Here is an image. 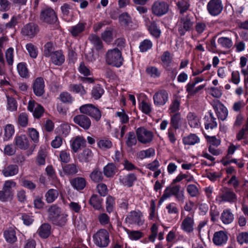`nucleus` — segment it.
Listing matches in <instances>:
<instances>
[{"mask_svg":"<svg viewBox=\"0 0 248 248\" xmlns=\"http://www.w3.org/2000/svg\"><path fill=\"white\" fill-rule=\"evenodd\" d=\"M106 62L108 65L120 67L123 62L121 51L117 48L108 49L105 55Z\"/></svg>","mask_w":248,"mask_h":248,"instance_id":"1","label":"nucleus"},{"mask_svg":"<svg viewBox=\"0 0 248 248\" xmlns=\"http://www.w3.org/2000/svg\"><path fill=\"white\" fill-rule=\"evenodd\" d=\"M93 237L94 243L99 248H106L110 242L109 233L105 229L98 230Z\"/></svg>","mask_w":248,"mask_h":248,"instance_id":"2","label":"nucleus"},{"mask_svg":"<svg viewBox=\"0 0 248 248\" xmlns=\"http://www.w3.org/2000/svg\"><path fill=\"white\" fill-rule=\"evenodd\" d=\"M169 7V4L166 1L156 0L153 3L151 10L153 15L157 16H161L168 12Z\"/></svg>","mask_w":248,"mask_h":248,"instance_id":"3","label":"nucleus"},{"mask_svg":"<svg viewBox=\"0 0 248 248\" xmlns=\"http://www.w3.org/2000/svg\"><path fill=\"white\" fill-rule=\"evenodd\" d=\"M136 137L139 142L146 144L153 141L154 134L151 131L143 127H140L136 130Z\"/></svg>","mask_w":248,"mask_h":248,"instance_id":"4","label":"nucleus"},{"mask_svg":"<svg viewBox=\"0 0 248 248\" xmlns=\"http://www.w3.org/2000/svg\"><path fill=\"white\" fill-rule=\"evenodd\" d=\"M178 31L180 35L183 36L186 32L192 29L193 23L189 17L182 16L179 19L177 23Z\"/></svg>","mask_w":248,"mask_h":248,"instance_id":"5","label":"nucleus"},{"mask_svg":"<svg viewBox=\"0 0 248 248\" xmlns=\"http://www.w3.org/2000/svg\"><path fill=\"white\" fill-rule=\"evenodd\" d=\"M169 93L165 90H161L156 92L153 95V99L154 105L157 107L165 105L169 100Z\"/></svg>","mask_w":248,"mask_h":248,"instance_id":"6","label":"nucleus"},{"mask_svg":"<svg viewBox=\"0 0 248 248\" xmlns=\"http://www.w3.org/2000/svg\"><path fill=\"white\" fill-rule=\"evenodd\" d=\"M223 5L221 0H211L207 5L208 13L213 16L218 15L223 10Z\"/></svg>","mask_w":248,"mask_h":248,"instance_id":"7","label":"nucleus"},{"mask_svg":"<svg viewBox=\"0 0 248 248\" xmlns=\"http://www.w3.org/2000/svg\"><path fill=\"white\" fill-rule=\"evenodd\" d=\"M40 18L45 22L51 24L56 21L57 17L55 11L52 8L46 7L42 10Z\"/></svg>","mask_w":248,"mask_h":248,"instance_id":"8","label":"nucleus"},{"mask_svg":"<svg viewBox=\"0 0 248 248\" xmlns=\"http://www.w3.org/2000/svg\"><path fill=\"white\" fill-rule=\"evenodd\" d=\"M125 221L130 224H137L139 226L142 225L144 223L143 216L140 211L130 212L126 217Z\"/></svg>","mask_w":248,"mask_h":248,"instance_id":"9","label":"nucleus"},{"mask_svg":"<svg viewBox=\"0 0 248 248\" xmlns=\"http://www.w3.org/2000/svg\"><path fill=\"white\" fill-rule=\"evenodd\" d=\"M73 121L85 130L89 129L91 125V121L90 118L83 114L75 116L73 118Z\"/></svg>","mask_w":248,"mask_h":248,"instance_id":"10","label":"nucleus"},{"mask_svg":"<svg viewBox=\"0 0 248 248\" xmlns=\"http://www.w3.org/2000/svg\"><path fill=\"white\" fill-rule=\"evenodd\" d=\"M39 31V29L36 24L30 23L25 25L21 31L22 33L30 38H33Z\"/></svg>","mask_w":248,"mask_h":248,"instance_id":"11","label":"nucleus"},{"mask_svg":"<svg viewBox=\"0 0 248 248\" xmlns=\"http://www.w3.org/2000/svg\"><path fill=\"white\" fill-rule=\"evenodd\" d=\"M28 110L33 113L34 117L39 118L44 113V108L40 105L36 103L33 100H30L28 103Z\"/></svg>","mask_w":248,"mask_h":248,"instance_id":"12","label":"nucleus"},{"mask_svg":"<svg viewBox=\"0 0 248 248\" xmlns=\"http://www.w3.org/2000/svg\"><path fill=\"white\" fill-rule=\"evenodd\" d=\"M15 145L21 150L28 149L30 145L28 137L25 135H16L14 139Z\"/></svg>","mask_w":248,"mask_h":248,"instance_id":"13","label":"nucleus"},{"mask_svg":"<svg viewBox=\"0 0 248 248\" xmlns=\"http://www.w3.org/2000/svg\"><path fill=\"white\" fill-rule=\"evenodd\" d=\"M45 81L41 77L36 78L33 84L34 93L37 96H42L45 92Z\"/></svg>","mask_w":248,"mask_h":248,"instance_id":"14","label":"nucleus"},{"mask_svg":"<svg viewBox=\"0 0 248 248\" xmlns=\"http://www.w3.org/2000/svg\"><path fill=\"white\" fill-rule=\"evenodd\" d=\"M228 239L227 233L223 231H220L215 232L213 242L216 246H221L227 243Z\"/></svg>","mask_w":248,"mask_h":248,"instance_id":"15","label":"nucleus"},{"mask_svg":"<svg viewBox=\"0 0 248 248\" xmlns=\"http://www.w3.org/2000/svg\"><path fill=\"white\" fill-rule=\"evenodd\" d=\"M186 122L189 126L193 128H199L201 127L200 118L195 113L189 112L186 115Z\"/></svg>","mask_w":248,"mask_h":248,"instance_id":"16","label":"nucleus"},{"mask_svg":"<svg viewBox=\"0 0 248 248\" xmlns=\"http://www.w3.org/2000/svg\"><path fill=\"white\" fill-rule=\"evenodd\" d=\"M86 22L85 21H79L77 24L71 26L69 31L73 37H78L85 31Z\"/></svg>","mask_w":248,"mask_h":248,"instance_id":"17","label":"nucleus"},{"mask_svg":"<svg viewBox=\"0 0 248 248\" xmlns=\"http://www.w3.org/2000/svg\"><path fill=\"white\" fill-rule=\"evenodd\" d=\"M86 144L85 139L81 136H77L70 140L71 149L74 152H77L79 149Z\"/></svg>","mask_w":248,"mask_h":248,"instance_id":"18","label":"nucleus"},{"mask_svg":"<svg viewBox=\"0 0 248 248\" xmlns=\"http://www.w3.org/2000/svg\"><path fill=\"white\" fill-rule=\"evenodd\" d=\"M236 195L231 191H228L220 196H218L216 198L217 202L219 204L222 203V202H233L236 201Z\"/></svg>","mask_w":248,"mask_h":248,"instance_id":"19","label":"nucleus"},{"mask_svg":"<svg viewBox=\"0 0 248 248\" xmlns=\"http://www.w3.org/2000/svg\"><path fill=\"white\" fill-rule=\"evenodd\" d=\"M194 220L192 217L187 216L182 221L181 228L185 232H190L193 230Z\"/></svg>","mask_w":248,"mask_h":248,"instance_id":"20","label":"nucleus"},{"mask_svg":"<svg viewBox=\"0 0 248 248\" xmlns=\"http://www.w3.org/2000/svg\"><path fill=\"white\" fill-rule=\"evenodd\" d=\"M37 233L43 239L48 238L51 233V227L48 223L42 224L38 229Z\"/></svg>","mask_w":248,"mask_h":248,"instance_id":"21","label":"nucleus"},{"mask_svg":"<svg viewBox=\"0 0 248 248\" xmlns=\"http://www.w3.org/2000/svg\"><path fill=\"white\" fill-rule=\"evenodd\" d=\"M204 125L206 129H213L217 126L216 119L214 117L213 114L209 112L204 116Z\"/></svg>","mask_w":248,"mask_h":248,"instance_id":"22","label":"nucleus"},{"mask_svg":"<svg viewBox=\"0 0 248 248\" xmlns=\"http://www.w3.org/2000/svg\"><path fill=\"white\" fill-rule=\"evenodd\" d=\"M215 109L219 119L223 121L226 119L228 114L227 108L219 101L217 102Z\"/></svg>","mask_w":248,"mask_h":248,"instance_id":"23","label":"nucleus"},{"mask_svg":"<svg viewBox=\"0 0 248 248\" xmlns=\"http://www.w3.org/2000/svg\"><path fill=\"white\" fill-rule=\"evenodd\" d=\"M50 58L52 62L56 65H62L65 61L64 56L61 50L55 51Z\"/></svg>","mask_w":248,"mask_h":248,"instance_id":"24","label":"nucleus"},{"mask_svg":"<svg viewBox=\"0 0 248 248\" xmlns=\"http://www.w3.org/2000/svg\"><path fill=\"white\" fill-rule=\"evenodd\" d=\"M220 219L224 224H229L233 221L234 216L230 209H227L223 211Z\"/></svg>","mask_w":248,"mask_h":248,"instance_id":"25","label":"nucleus"},{"mask_svg":"<svg viewBox=\"0 0 248 248\" xmlns=\"http://www.w3.org/2000/svg\"><path fill=\"white\" fill-rule=\"evenodd\" d=\"M70 183L72 186L78 190L84 189L86 185L85 179L82 177H77L73 179Z\"/></svg>","mask_w":248,"mask_h":248,"instance_id":"26","label":"nucleus"},{"mask_svg":"<svg viewBox=\"0 0 248 248\" xmlns=\"http://www.w3.org/2000/svg\"><path fill=\"white\" fill-rule=\"evenodd\" d=\"M170 115V124L172 128L178 129L180 128L181 123V115L180 113H176Z\"/></svg>","mask_w":248,"mask_h":248,"instance_id":"27","label":"nucleus"},{"mask_svg":"<svg viewBox=\"0 0 248 248\" xmlns=\"http://www.w3.org/2000/svg\"><path fill=\"white\" fill-rule=\"evenodd\" d=\"M102 199L97 195H93L90 200V203L93 208L97 210H103Z\"/></svg>","mask_w":248,"mask_h":248,"instance_id":"28","label":"nucleus"},{"mask_svg":"<svg viewBox=\"0 0 248 248\" xmlns=\"http://www.w3.org/2000/svg\"><path fill=\"white\" fill-rule=\"evenodd\" d=\"M63 173L60 172V175L63 176L64 174L66 175H74L78 172V168L74 164H69L65 165L63 167Z\"/></svg>","mask_w":248,"mask_h":248,"instance_id":"29","label":"nucleus"},{"mask_svg":"<svg viewBox=\"0 0 248 248\" xmlns=\"http://www.w3.org/2000/svg\"><path fill=\"white\" fill-rule=\"evenodd\" d=\"M4 236L6 241L10 243H14L17 240L15 230L12 228L5 231Z\"/></svg>","mask_w":248,"mask_h":248,"instance_id":"30","label":"nucleus"},{"mask_svg":"<svg viewBox=\"0 0 248 248\" xmlns=\"http://www.w3.org/2000/svg\"><path fill=\"white\" fill-rule=\"evenodd\" d=\"M173 196H174L178 201H184L185 199L184 192L183 190L180 189V186L176 185L170 186Z\"/></svg>","mask_w":248,"mask_h":248,"instance_id":"31","label":"nucleus"},{"mask_svg":"<svg viewBox=\"0 0 248 248\" xmlns=\"http://www.w3.org/2000/svg\"><path fill=\"white\" fill-rule=\"evenodd\" d=\"M136 176L133 173H130L128 175L120 178V182L124 186L130 187L132 186L134 182L136 180Z\"/></svg>","mask_w":248,"mask_h":248,"instance_id":"32","label":"nucleus"},{"mask_svg":"<svg viewBox=\"0 0 248 248\" xmlns=\"http://www.w3.org/2000/svg\"><path fill=\"white\" fill-rule=\"evenodd\" d=\"M18 172V168L16 165H11L4 168L2 174L5 177H10L15 175Z\"/></svg>","mask_w":248,"mask_h":248,"instance_id":"33","label":"nucleus"},{"mask_svg":"<svg viewBox=\"0 0 248 248\" xmlns=\"http://www.w3.org/2000/svg\"><path fill=\"white\" fill-rule=\"evenodd\" d=\"M200 141V138L195 134H190L188 136L184 137L183 139L184 144L189 145H193L199 143Z\"/></svg>","mask_w":248,"mask_h":248,"instance_id":"34","label":"nucleus"},{"mask_svg":"<svg viewBox=\"0 0 248 248\" xmlns=\"http://www.w3.org/2000/svg\"><path fill=\"white\" fill-rule=\"evenodd\" d=\"M93 157V153L91 150L85 149L79 155V160L82 162H88L91 161Z\"/></svg>","mask_w":248,"mask_h":248,"instance_id":"35","label":"nucleus"},{"mask_svg":"<svg viewBox=\"0 0 248 248\" xmlns=\"http://www.w3.org/2000/svg\"><path fill=\"white\" fill-rule=\"evenodd\" d=\"M15 133L14 125L11 124H7L4 128L3 140L8 141L10 140Z\"/></svg>","mask_w":248,"mask_h":248,"instance_id":"36","label":"nucleus"},{"mask_svg":"<svg viewBox=\"0 0 248 248\" xmlns=\"http://www.w3.org/2000/svg\"><path fill=\"white\" fill-rule=\"evenodd\" d=\"M148 30L151 34L155 38H158L161 34V31L159 28L157 27L155 21L151 22L148 27Z\"/></svg>","mask_w":248,"mask_h":248,"instance_id":"37","label":"nucleus"},{"mask_svg":"<svg viewBox=\"0 0 248 248\" xmlns=\"http://www.w3.org/2000/svg\"><path fill=\"white\" fill-rule=\"evenodd\" d=\"M59 193L56 189H50L46 193L45 197L48 203L53 202L58 197Z\"/></svg>","mask_w":248,"mask_h":248,"instance_id":"38","label":"nucleus"},{"mask_svg":"<svg viewBox=\"0 0 248 248\" xmlns=\"http://www.w3.org/2000/svg\"><path fill=\"white\" fill-rule=\"evenodd\" d=\"M98 147L102 150L110 149L112 146V142L108 139H101L97 141Z\"/></svg>","mask_w":248,"mask_h":248,"instance_id":"39","label":"nucleus"},{"mask_svg":"<svg viewBox=\"0 0 248 248\" xmlns=\"http://www.w3.org/2000/svg\"><path fill=\"white\" fill-rule=\"evenodd\" d=\"M17 70L19 75L22 78H26L29 77V71L25 63H19L17 65Z\"/></svg>","mask_w":248,"mask_h":248,"instance_id":"40","label":"nucleus"},{"mask_svg":"<svg viewBox=\"0 0 248 248\" xmlns=\"http://www.w3.org/2000/svg\"><path fill=\"white\" fill-rule=\"evenodd\" d=\"M17 102L13 97L7 96L6 109L9 111H15L17 110Z\"/></svg>","mask_w":248,"mask_h":248,"instance_id":"41","label":"nucleus"},{"mask_svg":"<svg viewBox=\"0 0 248 248\" xmlns=\"http://www.w3.org/2000/svg\"><path fill=\"white\" fill-rule=\"evenodd\" d=\"M155 155V150L154 148H149L146 150H144L140 151L138 153V157L143 159L146 158H150Z\"/></svg>","mask_w":248,"mask_h":248,"instance_id":"42","label":"nucleus"},{"mask_svg":"<svg viewBox=\"0 0 248 248\" xmlns=\"http://www.w3.org/2000/svg\"><path fill=\"white\" fill-rule=\"evenodd\" d=\"M217 42L222 47L225 48H230L233 46L232 39L229 37H220L218 39Z\"/></svg>","mask_w":248,"mask_h":248,"instance_id":"43","label":"nucleus"},{"mask_svg":"<svg viewBox=\"0 0 248 248\" xmlns=\"http://www.w3.org/2000/svg\"><path fill=\"white\" fill-rule=\"evenodd\" d=\"M116 172V167L112 163H109L104 168V175L107 177H111Z\"/></svg>","mask_w":248,"mask_h":248,"instance_id":"44","label":"nucleus"},{"mask_svg":"<svg viewBox=\"0 0 248 248\" xmlns=\"http://www.w3.org/2000/svg\"><path fill=\"white\" fill-rule=\"evenodd\" d=\"M60 213V208L56 206H51L48 209V217L52 221L58 219Z\"/></svg>","mask_w":248,"mask_h":248,"instance_id":"45","label":"nucleus"},{"mask_svg":"<svg viewBox=\"0 0 248 248\" xmlns=\"http://www.w3.org/2000/svg\"><path fill=\"white\" fill-rule=\"evenodd\" d=\"M146 72L149 76L153 78H157L159 77L161 75V72L158 69L153 66L147 67Z\"/></svg>","mask_w":248,"mask_h":248,"instance_id":"46","label":"nucleus"},{"mask_svg":"<svg viewBox=\"0 0 248 248\" xmlns=\"http://www.w3.org/2000/svg\"><path fill=\"white\" fill-rule=\"evenodd\" d=\"M16 182L12 180H9L5 181L2 189L5 190L7 193L14 195V190L12 189L16 187Z\"/></svg>","mask_w":248,"mask_h":248,"instance_id":"47","label":"nucleus"},{"mask_svg":"<svg viewBox=\"0 0 248 248\" xmlns=\"http://www.w3.org/2000/svg\"><path fill=\"white\" fill-rule=\"evenodd\" d=\"M104 93L103 88L99 85L94 86L92 91V95L95 99H99Z\"/></svg>","mask_w":248,"mask_h":248,"instance_id":"48","label":"nucleus"},{"mask_svg":"<svg viewBox=\"0 0 248 248\" xmlns=\"http://www.w3.org/2000/svg\"><path fill=\"white\" fill-rule=\"evenodd\" d=\"M90 178L94 182H99L103 180L102 172L98 169H94L90 174Z\"/></svg>","mask_w":248,"mask_h":248,"instance_id":"49","label":"nucleus"},{"mask_svg":"<svg viewBox=\"0 0 248 248\" xmlns=\"http://www.w3.org/2000/svg\"><path fill=\"white\" fill-rule=\"evenodd\" d=\"M121 25L124 27L129 26L132 23L130 16L127 13L122 14L119 17Z\"/></svg>","mask_w":248,"mask_h":248,"instance_id":"50","label":"nucleus"},{"mask_svg":"<svg viewBox=\"0 0 248 248\" xmlns=\"http://www.w3.org/2000/svg\"><path fill=\"white\" fill-rule=\"evenodd\" d=\"M26 48L31 57L35 59L37 57L38 48L34 45L31 43H28L26 45Z\"/></svg>","mask_w":248,"mask_h":248,"instance_id":"51","label":"nucleus"},{"mask_svg":"<svg viewBox=\"0 0 248 248\" xmlns=\"http://www.w3.org/2000/svg\"><path fill=\"white\" fill-rule=\"evenodd\" d=\"M180 102L177 99L173 100L170 104L168 112L170 115L176 113H179L178 111L180 109Z\"/></svg>","mask_w":248,"mask_h":248,"instance_id":"52","label":"nucleus"},{"mask_svg":"<svg viewBox=\"0 0 248 248\" xmlns=\"http://www.w3.org/2000/svg\"><path fill=\"white\" fill-rule=\"evenodd\" d=\"M128 237L132 240H138L143 236V233L139 231H130L125 229Z\"/></svg>","mask_w":248,"mask_h":248,"instance_id":"53","label":"nucleus"},{"mask_svg":"<svg viewBox=\"0 0 248 248\" xmlns=\"http://www.w3.org/2000/svg\"><path fill=\"white\" fill-rule=\"evenodd\" d=\"M166 209L169 215H177L179 213V210L178 205L174 202L168 204L166 206Z\"/></svg>","mask_w":248,"mask_h":248,"instance_id":"54","label":"nucleus"},{"mask_svg":"<svg viewBox=\"0 0 248 248\" xmlns=\"http://www.w3.org/2000/svg\"><path fill=\"white\" fill-rule=\"evenodd\" d=\"M89 40L97 50L102 48V43L98 36L92 34L89 37Z\"/></svg>","mask_w":248,"mask_h":248,"instance_id":"55","label":"nucleus"},{"mask_svg":"<svg viewBox=\"0 0 248 248\" xmlns=\"http://www.w3.org/2000/svg\"><path fill=\"white\" fill-rule=\"evenodd\" d=\"M223 87H211L209 89L210 94L214 97L219 98L221 97L222 93Z\"/></svg>","mask_w":248,"mask_h":248,"instance_id":"56","label":"nucleus"},{"mask_svg":"<svg viewBox=\"0 0 248 248\" xmlns=\"http://www.w3.org/2000/svg\"><path fill=\"white\" fill-rule=\"evenodd\" d=\"M71 9V6L67 3H64L61 7L62 16L66 20H69L70 19Z\"/></svg>","mask_w":248,"mask_h":248,"instance_id":"57","label":"nucleus"},{"mask_svg":"<svg viewBox=\"0 0 248 248\" xmlns=\"http://www.w3.org/2000/svg\"><path fill=\"white\" fill-rule=\"evenodd\" d=\"M207 23L202 21H198L196 23L195 29L198 34H202L207 30Z\"/></svg>","mask_w":248,"mask_h":248,"instance_id":"58","label":"nucleus"},{"mask_svg":"<svg viewBox=\"0 0 248 248\" xmlns=\"http://www.w3.org/2000/svg\"><path fill=\"white\" fill-rule=\"evenodd\" d=\"M14 48L13 47H9L5 52L6 62L9 65H12L14 63Z\"/></svg>","mask_w":248,"mask_h":248,"instance_id":"59","label":"nucleus"},{"mask_svg":"<svg viewBox=\"0 0 248 248\" xmlns=\"http://www.w3.org/2000/svg\"><path fill=\"white\" fill-rule=\"evenodd\" d=\"M151 234L148 237L150 241L155 242L156 237L157 236L158 232V225L155 223L152 225L150 229Z\"/></svg>","mask_w":248,"mask_h":248,"instance_id":"60","label":"nucleus"},{"mask_svg":"<svg viewBox=\"0 0 248 248\" xmlns=\"http://www.w3.org/2000/svg\"><path fill=\"white\" fill-rule=\"evenodd\" d=\"M139 108L141 111L146 114H149L152 111V106L149 103L142 101L139 104Z\"/></svg>","mask_w":248,"mask_h":248,"instance_id":"61","label":"nucleus"},{"mask_svg":"<svg viewBox=\"0 0 248 248\" xmlns=\"http://www.w3.org/2000/svg\"><path fill=\"white\" fill-rule=\"evenodd\" d=\"M152 46V42L149 40L145 39L140 43L139 48L140 52H144L151 49Z\"/></svg>","mask_w":248,"mask_h":248,"instance_id":"62","label":"nucleus"},{"mask_svg":"<svg viewBox=\"0 0 248 248\" xmlns=\"http://www.w3.org/2000/svg\"><path fill=\"white\" fill-rule=\"evenodd\" d=\"M70 90L80 95H84L86 92L84 87L81 84H72L70 86Z\"/></svg>","mask_w":248,"mask_h":248,"instance_id":"63","label":"nucleus"},{"mask_svg":"<svg viewBox=\"0 0 248 248\" xmlns=\"http://www.w3.org/2000/svg\"><path fill=\"white\" fill-rule=\"evenodd\" d=\"M59 98L61 101L64 103H72L74 100V98L67 92L61 93Z\"/></svg>","mask_w":248,"mask_h":248,"instance_id":"64","label":"nucleus"}]
</instances>
